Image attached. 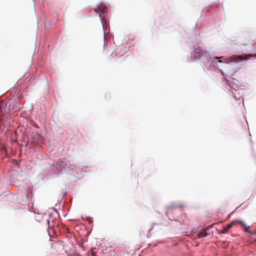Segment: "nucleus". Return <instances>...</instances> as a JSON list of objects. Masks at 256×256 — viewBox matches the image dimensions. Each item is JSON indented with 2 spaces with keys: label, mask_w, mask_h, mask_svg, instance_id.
<instances>
[{
  "label": "nucleus",
  "mask_w": 256,
  "mask_h": 256,
  "mask_svg": "<svg viewBox=\"0 0 256 256\" xmlns=\"http://www.w3.org/2000/svg\"><path fill=\"white\" fill-rule=\"evenodd\" d=\"M19 110L18 102L12 101L11 102H8V112H16Z\"/></svg>",
  "instance_id": "nucleus-1"
},
{
  "label": "nucleus",
  "mask_w": 256,
  "mask_h": 256,
  "mask_svg": "<svg viewBox=\"0 0 256 256\" xmlns=\"http://www.w3.org/2000/svg\"><path fill=\"white\" fill-rule=\"evenodd\" d=\"M232 93L233 94V96L235 99L238 100L241 98H242L244 91L242 89H233L232 90Z\"/></svg>",
  "instance_id": "nucleus-2"
},
{
  "label": "nucleus",
  "mask_w": 256,
  "mask_h": 256,
  "mask_svg": "<svg viewBox=\"0 0 256 256\" xmlns=\"http://www.w3.org/2000/svg\"><path fill=\"white\" fill-rule=\"evenodd\" d=\"M204 53L202 49L198 47L194 49L193 56L194 58H200L202 56Z\"/></svg>",
  "instance_id": "nucleus-3"
},
{
  "label": "nucleus",
  "mask_w": 256,
  "mask_h": 256,
  "mask_svg": "<svg viewBox=\"0 0 256 256\" xmlns=\"http://www.w3.org/2000/svg\"><path fill=\"white\" fill-rule=\"evenodd\" d=\"M106 6L102 4H100L97 8H94V11L96 12H99L100 15L101 14H104L105 12H106Z\"/></svg>",
  "instance_id": "nucleus-4"
},
{
  "label": "nucleus",
  "mask_w": 256,
  "mask_h": 256,
  "mask_svg": "<svg viewBox=\"0 0 256 256\" xmlns=\"http://www.w3.org/2000/svg\"><path fill=\"white\" fill-rule=\"evenodd\" d=\"M8 102H0V112H6L8 111Z\"/></svg>",
  "instance_id": "nucleus-5"
},
{
  "label": "nucleus",
  "mask_w": 256,
  "mask_h": 256,
  "mask_svg": "<svg viewBox=\"0 0 256 256\" xmlns=\"http://www.w3.org/2000/svg\"><path fill=\"white\" fill-rule=\"evenodd\" d=\"M232 226H233V222H231L230 224L226 226H224L223 230L222 232H220V234L226 233L228 230L230 229Z\"/></svg>",
  "instance_id": "nucleus-6"
},
{
  "label": "nucleus",
  "mask_w": 256,
  "mask_h": 256,
  "mask_svg": "<svg viewBox=\"0 0 256 256\" xmlns=\"http://www.w3.org/2000/svg\"><path fill=\"white\" fill-rule=\"evenodd\" d=\"M237 222L245 228V231L246 232H250V230H248V228L246 227V224L242 220H238Z\"/></svg>",
  "instance_id": "nucleus-7"
},
{
  "label": "nucleus",
  "mask_w": 256,
  "mask_h": 256,
  "mask_svg": "<svg viewBox=\"0 0 256 256\" xmlns=\"http://www.w3.org/2000/svg\"><path fill=\"white\" fill-rule=\"evenodd\" d=\"M250 56H252V57L256 56V54H249L246 55L245 56V58H246L245 59L246 60L248 59Z\"/></svg>",
  "instance_id": "nucleus-8"
},
{
  "label": "nucleus",
  "mask_w": 256,
  "mask_h": 256,
  "mask_svg": "<svg viewBox=\"0 0 256 256\" xmlns=\"http://www.w3.org/2000/svg\"><path fill=\"white\" fill-rule=\"evenodd\" d=\"M200 236H206L208 235V233L206 232H202L200 234Z\"/></svg>",
  "instance_id": "nucleus-9"
},
{
  "label": "nucleus",
  "mask_w": 256,
  "mask_h": 256,
  "mask_svg": "<svg viewBox=\"0 0 256 256\" xmlns=\"http://www.w3.org/2000/svg\"><path fill=\"white\" fill-rule=\"evenodd\" d=\"M236 58H238V59H239L240 60H242L244 59V57L242 56H237Z\"/></svg>",
  "instance_id": "nucleus-10"
},
{
  "label": "nucleus",
  "mask_w": 256,
  "mask_h": 256,
  "mask_svg": "<svg viewBox=\"0 0 256 256\" xmlns=\"http://www.w3.org/2000/svg\"><path fill=\"white\" fill-rule=\"evenodd\" d=\"M248 233L250 234H252V235H255V234H256V230L254 232L250 231V232H248Z\"/></svg>",
  "instance_id": "nucleus-11"
},
{
  "label": "nucleus",
  "mask_w": 256,
  "mask_h": 256,
  "mask_svg": "<svg viewBox=\"0 0 256 256\" xmlns=\"http://www.w3.org/2000/svg\"><path fill=\"white\" fill-rule=\"evenodd\" d=\"M248 233L250 234H252V235H255V234H256V230L254 232L250 231V232H248Z\"/></svg>",
  "instance_id": "nucleus-12"
},
{
  "label": "nucleus",
  "mask_w": 256,
  "mask_h": 256,
  "mask_svg": "<svg viewBox=\"0 0 256 256\" xmlns=\"http://www.w3.org/2000/svg\"><path fill=\"white\" fill-rule=\"evenodd\" d=\"M3 121V117L2 116H0V124H1L2 122Z\"/></svg>",
  "instance_id": "nucleus-13"
},
{
  "label": "nucleus",
  "mask_w": 256,
  "mask_h": 256,
  "mask_svg": "<svg viewBox=\"0 0 256 256\" xmlns=\"http://www.w3.org/2000/svg\"><path fill=\"white\" fill-rule=\"evenodd\" d=\"M92 256H96L95 254H94V252H93L92 253Z\"/></svg>",
  "instance_id": "nucleus-14"
},
{
  "label": "nucleus",
  "mask_w": 256,
  "mask_h": 256,
  "mask_svg": "<svg viewBox=\"0 0 256 256\" xmlns=\"http://www.w3.org/2000/svg\"><path fill=\"white\" fill-rule=\"evenodd\" d=\"M218 62H222V60H218Z\"/></svg>",
  "instance_id": "nucleus-15"
},
{
  "label": "nucleus",
  "mask_w": 256,
  "mask_h": 256,
  "mask_svg": "<svg viewBox=\"0 0 256 256\" xmlns=\"http://www.w3.org/2000/svg\"><path fill=\"white\" fill-rule=\"evenodd\" d=\"M222 58V57H220V58ZM216 58L219 59V58H218V57H216Z\"/></svg>",
  "instance_id": "nucleus-16"
},
{
  "label": "nucleus",
  "mask_w": 256,
  "mask_h": 256,
  "mask_svg": "<svg viewBox=\"0 0 256 256\" xmlns=\"http://www.w3.org/2000/svg\"><path fill=\"white\" fill-rule=\"evenodd\" d=\"M232 60H234V56L232 58Z\"/></svg>",
  "instance_id": "nucleus-17"
}]
</instances>
